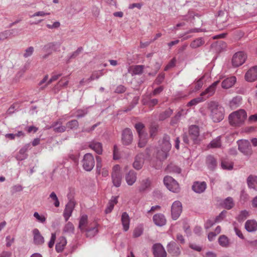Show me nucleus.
<instances>
[{
  "mask_svg": "<svg viewBox=\"0 0 257 257\" xmlns=\"http://www.w3.org/2000/svg\"><path fill=\"white\" fill-rule=\"evenodd\" d=\"M241 98L239 97H234L230 102V105L231 107H236L241 101Z\"/></svg>",
  "mask_w": 257,
  "mask_h": 257,
  "instance_id": "nucleus-52",
  "label": "nucleus"
},
{
  "mask_svg": "<svg viewBox=\"0 0 257 257\" xmlns=\"http://www.w3.org/2000/svg\"><path fill=\"white\" fill-rule=\"evenodd\" d=\"M165 78V74L164 73H161L158 75L157 77L156 78L155 80V83L159 85L161 84L164 80Z\"/></svg>",
  "mask_w": 257,
  "mask_h": 257,
  "instance_id": "nucleus-63",
  "label": "nucleus"
},
{
  "mask_svg": "<svg viewBox=\"0 0 257 257\" xmlns=\"http://www.w3.org/2000/svg\"><path fill=\"white\" fill-rule=\"evenodd\" d=\"M167 251L173 256H178L181 253L179 246L174 241L170 242L167 245Z\"/></svg>",
  "mask_w": 257,
  "mask_h": 257,
  "instance_id": "nucleus-13",
  "label": "nucleus"
},
{
  "mask_svg": "<svg viewBox=\"0 0 257 257\" xmlns=\"http://www.w3.org/2000/svg\"><path fill=\"white\" fill-rule=\"evenodd\" d=\"M63 232L69 235L74 234V226L72 223L68 222L64 227Z\"/></svg>",
  "mask_w": 257,
  "mask_h": 257,
  "instance_id": "nucleus-40",
  "label": "nucleus"
},
{
  "mask_svg": "<svg viewBox=\"0 0 257 257\" xmlns=\"http://www.w3.org/2000/svg\"><path fill=\"white\" fill-rule=\"evenodd\" d=\"M33 234L34 235V243L35 244L42 245L44 243V238L41 234L39 230L37 228L33 229Z\"/></svg>",
  "mask_w": 257,
  "mask_h": 257,
  "instance_id": "nucleus-21",
  "label": "nucleus"
},
{
  "mask_svg": "<svg viewBox=\"0 0 257 257\" xmlns=\"http://www.w3.org/2000/svg\"><path fill=\"white\" fill-rule=\"evenodd\" d=\"M126 88L122 85H119L116 88L115 92L117 93H122L125 91Z\"/></svg>",
  "mask_w": 257,
  "mask_h": 257,
  "instance_id": "nucleus-64",
  "label": "nucleus"
},
{
  "mask_svg": "<svg viewBox=\"0 0 257 257\" xmlns=\"http://www.w3.org/2000/svg\"><path fill=\"white\" fill-rule=\"evenodd\" d=\"M221 146V138L220 136L213 139L208 145L211 148H219Z\"/></svg>",
  "mask_w": 257,
  "mask_h": 257,
  "instance_id": "nucleus-39",
  "label": "nucleus"
},
{
  "mask_svg": "<svg viewBox=\"0 0 257 257\" xmlns=\"http://www.w3.org/2000/svg\"><path fill=\"white\" fill-rule=\"evenodd\" d=\"M154 257H167V252L160 243H156L152 246Z\"/></svg>",
  "mask_w": 257,
  "mask_h": 257,
  "instance_id": "nucleus-9",
  "label": "nucleus"
},
{
  "mask_svg": "<svg viewBox=\"0 0 257 257\" xmlns=\"http://www.w3.org/2000/svg\"><path fill=\"white\" fill-rule=\"evenodd\" d=\"M236 79L235 76H231L224 79L221 83L222 88L228 89L231 87L236 82Z\"/></svg>",
  "mask_w": 257,
  "mask_h": 257,
  "instance_id": "nucleus-28",
  "label": "nucleus"
},
{
  "mask_svg": "<svg viewBox=\"0 0 257 257\" xmlns=\"http://www.w3.org/2000/svg\"><path fill=\"white\" fill-rule=\"evenodd\" d=\"M153 220L154 223L158 226H163L166 223V219L164 214L157 213L153 216Z\"/></svg>",
  "mask_w": 257,
  "mask_h": 257,
  "instance_id": "nucleus-19",
  "label": "nucleus"
},
{
  "mask_svg": "<svg viewBox=\"0 0 257 257\" xmlns=\"http://www.w3.org/2000/svg\"><path fill=\"white\" fill-rule=\"evenodd\" d=\"M49 197L54 201V205L56 207H58L60 205V202L56 193L54 192H52L50 194Z\"/></svg>",
  "mask_w": 257,
  "mask_h": 257,
  "instance_id": "nucleus-50",
  "label": "nucleus"
},
{
  "mask_svg": "<svg viewBox=\"0 0 257 257\" xmlns=\"http://www.w3.org/2000/svg\"><path fill=\"white\" fill-rule=\"evenodd\" d=\"M244 227L249 232H255L257 230V222L254 219L247 220L245 223Z\"/></svg>",
  "mask_w": 257,
  "mask_h": 257,
  "instance_id": "nucleus-23",
  "label": "nucleus"
},
{
  "mask_svg": "<svg viewBox=\"0 0 257 257\" xmlns=\"http://www.w3.org/2000/svg\"><path fill=\"white\" fill-rule=\"evenodd\" d=\"M133 135L131 130L129 128H126L123 130L121 135V141L123 145L127 146L133 142Z\"/></svg>",
  "mask_w": 257,
  "mask_h": 257,
  "instance_id": "nucleus-10",
  "label": "nucleus"
},
{
  "mask_svg": "<svg viewBox=\"0 0 257 257\" xmlns=\"http://www.w3.org/2000/svg\"><path fill=\"white\" fill-rule=\"evenodd\" d=\"M223 206L224 208L229 210L233 207L234 203L232 197H228L224 201Z\"/></svg>",
  "mask_w": 257,
  "mask_h": 257,
  "instance_id": "nucleus-37",
  "label": "nucleus"
},
{
  "mask_svg": "<svg viewBox=\"0 0 257 257\" xmlns=\"http://www.w3.org/2000/svg\"><path fill=\"white\" fill-rule=\"evenodd\" d=\"M111 178L113 185L116 187H118L121 185V175L120 173H112Z\"/></svg>",
  "mask_w": 257,
  "mask_h": 257,
  "instance_id": "nucleus-34",
  "label": "nucleus"
},
{
  "mask_svg": "<svg viewBox=\"0 0 257 257\" xmlns=\"http://www.w3.org/2000/svg\"><path fill=\"white\" fill-rule=\"evenodd\" d=\"M89 147L93 150L97 154L100 155L102 153V144L95 141L90 143Z\"/></svg>",
  "mask_w": 257,
  "mask_h": 257,
  "instance_id": "nucleus-31",
  "label": "nucleus"
},
{
  "mask_svg": "<svg viewBox=\"0 0 257 257\" xmlns=\"http://www.w3.org/2000/svg\"><path fill=\"white\" fill-rule=\"evenodd\" d=\"M66 128L76 130L79 126V122L76 119H72L66 123Z\"/></svg>",
  "mask_w": 257,
  "mask_h": 257,
  "instance_id": "nucleus-44",
  "label": "nucleus"
},
{
  "mask_svg": "<svg viewBox=\"0 0 257 257\" xmlns=\"http://www.w3.org/2000/svg\"><path fill=\"white\" fill-rule=\"evenodd\" d=\"M204 43L205 42L202 38H198L193 41L191 43L190 46L193 49H196L202 46Z\"/></svg>",
  "mask_w": 257,
  "mask_h": 257,
  "instance_id": "nucleus-38",
  "label": "nucleus"
},
{
  "mask_svg": "<svg viewBox=\"0 0 257 257\" xmlns=\"http://www.w3.org/2000/svg\"><path fill=\"white\" fill-rule=\"evenodd\" d=\"M158 131V125L156 124H152L150 127V137L153 138L156 136Z\"/></svg>",
  "mask_w": 257,
  "mask_h": 257,
  "instance_id": "nucleus-49",
  "label": "nucleus"
},
{
  "mask_svg": "<svg viewBox=\"0 0 257 257\" xmlns=\"http://www.w3.org/2000/svg\"><path fill=\"white\" fill-rule=\"evenodd\" d=\"M167 169L170 173L180 174L181 172V169L180 168L172 164L168 165Z\"/></svg>",
  "mask_w": 257,
  "mask_h": 257,
  "instance_id": "nucleus-46",
  "label": "nucleus"
},
{
  "mask_svg": "<svg viewBox=\"0 0 257 257\" xmlns=\"http://www.w3.org/2000/svg\"><path fill=\"white\" fill-rule=\"evenodd\" d=\"M34 216L40 222L44 223L46 221V218L43 215H40L37 212L34 213Z\"/></svg>",
  "mask_w": 257,
  "mask_h": 257,
  "instance_id": "nucleus-57",
  "label": "nucleus"
},
{
  "mask_svg": "<svg viewBox=\"0 0 257 257\" xmlns=\"http://www.w3.org/2000/svg\"><path fill=\"white\" fill-rule=\"evenodd\" d=\"M93 76H94V78L95 79H99L101 76L103 75V70H97V71H94L92 72Z\"/></svg>",
  "mask_w": 257,
  "mask_h": 257,
  "instance_id": "nucleus-55",
  "label": "nucleus"
},
{
  "mask_svg": "<svg viewBox=\"0 0 257 257\" xmlns=\"http://www.w3.org/2000/svg\"><path fill=\"white\" fill-rule=\"evenodd\" d=\"M246 183L249 189L257 191V176L250 175L247 178Z\"/></svg>",
  "mask_w": 257,
  "mask_h": 257,
  "instance_id": "nucleus-24",
  "label": "nucleus"
},
{
  "mask_svg": "<svg viewBox=\"0 0 257 257\" xmlns=\"http://www.w3.org/2000/svg\"><path fill=\"white\" fill-rule=\"evenodd\" d=\"M206 98H205V96H201L200 97L192 99L189 102H188L187 106L188 107L192 106L197 105L198 103L203 101Z\"/></svg>",
  "mask_w": 257,
  "mask_h": 257,
  "instance_id": "nucleus-41",
  "label": "nucleus"
},
{
  "mask_svg": "<svg viewBox=\"0 0 257 257\" xmlns=\"http://www.w3.org/2000/svg\"><path fill=\"white\" fill-rule=\"evenodd\" d=\"M121 221L123 226V229L124 231L128 230L130 227V219L128 214L126 212H123L121 215Z\"/></svg>",
  "mask_w": 257,
  "mask_h": 257,
  "instance_id": "nucleus-27",
  "label": "nucleus"
},
{
  "mask_svg": "<svg viewBox=\"0 0 257 257\" xmlns=\"http://www.w3.org/2000/svg\"><path fill=\"white\" fill-rule=\"evenodd\" d=\"M247 56L246 54L242 51H239L235 53L232 58V65L235 67H237L242 65Z\"/></svg>",
  "mask_w": 257,
  "mask_h": 257,
  "instance_id": "nucleus-7",
  "label": "nucleus"
},
{
  "mask_svg": "<svg viewBox=\"0 0 257 257\" xmlns=\"http://www.w3.org/2000/svg\"><path fill=\"white\" fill-rule=\"evenodd\" d=\"M249 199L248 194L245 191L244 189H242L240 192V200L241 202L244 203L246 202Z\"/></svg>",
  "mask_w": 257,
  "mask_h": 257,
  "instance_id": "nucleus-51",
  "label": "nucleus"
},
{
  "mask_svg": "<svg viewBox=\"0 0 257 257\" xmlns=\"http://www.w3.org/2000/svg\"><path fill=\"white\" fill-rule=\"evenodd\" d=\"M144 66L143 65H136L133 70V73L135 75L142 74Z\"/></svg>",
  "mask_w": 257,
  "mask_h": 257,
  "instance_id": "nucleus-53",
  "label": "nucleus"
},
{
  "mask_svg": "<svg viewBox=\"0 0 257 257\" xmlns=\"http://www.w3.org/2000/svg\"><path fill=\"white\" fill-rule=\"evenodd\" d=\"M152 180L149 177L142 179L139 187L140 192H145L151 189Z\"/></svg>",
  "mask_w": 257,
  "mask_h": 257,
  "instance_id": "nucleus-14",
  "label": "nucleus"
},
{
  "mask_svg": "<svg viewBox=\"0 0 257 257\" xmlns=\"http://www.w3.org/2000/svg\"><path fill=\"white\" fill-rule=\"evenodd\" d=\"M221 167L224 170H231L233 169V164L231 162L222 161L221 163Z\"/></svg>",
  "mask_w": 257,
  "mask_h": 257,
  "instance_id": "nucleus-48",
  "label": "nucleus"
},
{
  "mask_svg": "<svg viewBox=\"0 0 257 257\" xmlns=\"http://www.w3.org/2000/svg\"><path fill=\"white\" fill-rule=\"evenodd\" d=\"M75 205V202L73 200H70L66 205L65 208L63 212V216L66 221H67L71 216Z\"/></svg>",
  "mask_w": 257,
  "mask_h": 257,
  "instance_id": "nucleus-15",
  "label": "nucleus"
},
{
  "mask_svg": "<svg viewBox=\"0 0 257 257\" xmlns=\"http://www.w3.org/2000/svg\"><path fill=\"white\" fill-rule=\"evenodd\" d=\"M143 232V229L141 227H138L134 230L133 236L134 237H138L142 234Z\"/></svg>",
  "mask_w": 257,
  "mask_h": 257,
  "instance_id": "nucleus-54",
  "label": "nucleus"
},
{
  "mask_svg": "<svg viewBox=\"0 0 257 257\" xmlns=\"http://www.w3.org/2000/svg\"><path fill=\"white\" fill-rule=\"evenodd\" d=\"M170 141V138L169 136L166 134L164 135L163 138L162 144L160 146L161 149L169 152L172 147Z\"/></svg>",
  "mask_w": 257,
  "mask_h": 257,
  "instance_id": "nucleus-25",
  "label": "nucleus"
},
{
  "mask_svg": "<svg viewBox=\"0 0 257 257\" xmlns=\"http://www.w3.org/2000/svg\"><path fill=\"white\" fill-rule=\"evenodd\" d=\"M61 44V43L59 42H49L44 46L42 50L44 52L52 54L53 51L60 50Z\"/></svg>",
  "mask_w": 257,
  "mask_h": 257,
  "instance_id": "nucleus-11",
  "label": "nucleus"
},
{
  "mask_svg": "<svg viewBox=\"0 0 257 257\" xmlns=\"http://www.w3.org/2000/svg\"><path fill=\"white\" fill-rule=\"evenodd\" d=\"M239 151L246 156H250L252 150L250 142L248 140H239L237 141Z\"/></svg>",
  "mask_w": 257,
  "mask_h": 257,
  "instance_id": "nucleus-5",
  "label": "nucleus"
},
{
  "mask_svg": "<svg viewBox=\"0 0 257 257\" xmlns=\"http://www.w3.org/2000/svg\"><path fill=\"white\" fill-rule=\"evenodd\" d=\"M59 242L57 243L55 246V249L57 252H62L65 246L67 243V241L64 237H61L59 239Z\"/></svg>",
  "mask_w": 257,
  "mask_h": 257,
  "instance_id": "nucleus-35",
  "label": "nucleus"
},
{
  "mask_svg": "<svg viewBox=\"0 0 257 257\" xmlns=\"http://www.w3.org/2000/svg\"><path fill=\"white\" fill-rule=\"evenodd\" d=\"M87 113L86 110L79 109L76 111V117L78 118L84 117Z\"/></svg>",
  "mask_w": 257,
  "mask_h": 257,
  "instance_id": "nucleus-59",
  "label": "nucleus"
},
{
  "mask_svg": "<svg viewBox=\"0 0 257 257\" xmlns=\"http://www.w3.org/2000/svg\"><path fill=\"white\" fill-rule=\"evenodd\" d=\"M86 232V235L87 237H92L94 236L98 232L97 226L96 223L92 226H89L84 231Z\"/></svg>",
  "mask_w": 257,
  "mask_h": 257,
  "instance_id": "nucleus-30",
  "label": "nucleus"
},
{
  "mask_svg": "<svg viewBox=\"0 0 257 257\" xmlns=\"http://www.w3.org/2000/svg\"><path fill=\"white\" fill-rule=\"evenodd\" d=\"M125 180L128 185H133L137 180V173L133 170L130 171L126 174Z\"/></svg>",
  "mask_w": 257,
  "mask_h": 257,
  "instance_id": "nucleus-26",
  "label": "nucleus"
},
{
  "mask_svg": "<svg viewBox=\"0 0 257 257\" xmlns=\"http://www.w3.org/2000/svg\"><path fill=\"white\" fill-rule=\"evenodd\" d=\"M4 35V38L6 39L14 37L18 34V30L16 29H13L11 30H7L2 32Z\"/></svg>",
  "mask_w": 257,
  "mask_h": 257,
  "instance_id": "nucleus-36",
  "label": "nucleus"
},
{
  "mask_svg": "<svg viewBox=\"0 0 257 257\" xmlns=\"http://www.w3.org/2000/svg\"><path fill=\"white\" fill-rule=\"evenodd\" d=\"M173 113L172 109L168 108L165 111L161 113L159 116V119L160 120H164L165 119L169 117Z\"/></svg>",
  "mask_w": 257,
  "mask_h": 257,
  "instance_id": "nucleus-45",
  "label": "nucleus"
},
{
  "mask_svg": "<svg viewBox=\"0 0 257 257\" xmlns=\"http://www.w3.org/2000/svg\"><path fill=\"white\" fill-rule=\"evenodd\" d=\"M208 108L211 111L210 116L215 122L221 121L224 118V108L218 102L211 101L208 104Z\"/></svg>",
  "mask_w": 257,
  "mask_h": 257,
  "instance_id": "nucleus-1",
  "label": "nucleus"
},
{
  "mask_svg": "<svg viewBox=\"0 0 257 257\" xmlns=\"http://www.w3.org/2000/svg\"><path fill=\"white\" fill-rule=\"evenodd\" d=\"M245 79L249 82H253L257 79V66L252 67L247 71Z\"/></svg>",
  "mask_w": 257,
  "mask_h": 257,
  "instance_id": "nucleus-17",
  "label": "nucleus"
},
{
  "mask_svg": "<svg viewBox=\"0 0 257 257\" xmlns=\"http://www.w3.org/2000/svg\"><path fill=\"white\" fill-rule=\"evenodd\" d=\"M192 190L197 193L203 192L206 188V183L205 182H196L192 186Z\"/></svg>",
  "mask_w": 257,
  "mask_h": 257,
  "instance_id": "nucleus-22",
  "label": "nucleus"
},
{
  "mask_svg": "<svg viewBox=\"0 0 257 257\" xmlns=\"http://www.w3.org/2000/svg\"><path fill=\"white\" fill-rule=\"evenodd\" d=\"M206 163L208 168L211 171L214 170L217 166V161L211 155H209L206 157Z\"/></svg>",
  "mask_w": 257,
  "mask_h": 257,
  "instance_id": "nucleus-29",
  "label": "nucleus"
},
{
  "mask_svg": "<svg viewBox=\"0 0 257 257\" xmlns=\"http://www.w3.org/2000/svg\"><path fill=\"white\" fill-rule=\"evenodd\" d=\"M182 211V203L179 201H175L171 207V215L173 220H177Z\"/></svg>",
  "mask_w": 257,
  "mask_h": 257,
  "instance_id": "nucleus-8",
  "label": "nucleus"
},
{
  "mask_svg": "<svg viewBox=\"0 0 257 257\" xmlns=\"http://www.w3.org/2000/svg\"><path fill=\"white\" fill-rule=\"evenodd\" d=\"M249 215V213L246 210L240 211L236 219L239 222H242L245 220Z\"/></svg>",
  "mask_w": 257,
  "mask_h": 257,
  "instance_id": "nucleus-47",
  "label": "nucleus"
},
{
  "mask_svg": "<svg viewBox=\"0 0 257 257\" xmlns=\"http://www.w3.org/2000/svg\"><path fill=\"white\" fill-rule=\"evenodd\" d=\"M88 226L87 216L86 215H83L81 217L79 220L78 228L81 231H84L86 229V228H87Z\"/></svg>",
  "mask_w": 257,
  "mask_h": 257,
  "instance_id": "nucleus-32",
  "label": "nucleus"
},
{
  "mask_svg": "<svg viewBox=\"0 0 257 257\" xmlns=\"http://www.w3.org/2000/svg\"><path fill=\"white\" fill-rule=\"evenodd\" d=\"M66 130V125H60L59 126L55 127L53 128V131L55 133H63Z\"/></svg>",
  "mask_w": 257,
  "mask_h": 257,
  "instance_id": "nucleus-61",
  "label": "nucleus"
},
{
  "mask_svg": "<svg viewBox=\"0 0 257 257\" xmlns=\"http://www.w3.org/2000/svg\"><path fill=\"white\" fill-rule=\"evenodd\" d=\"M30 147V144H27L20 150L16 156L17 160L23 161L27 158L28 155L27 152Z\"/></svg>",
  "mask_w": 257,
  "mask_h": 257,
  "instance_id": "nucleus-18",
  "label": "nucleus"
},
{
  "mask_svg": "<svg viewBox=\"0 0 257 257\" xmlns=\"http://www.w3.org/2000/svg\"><path fill=\"white\" fill-rule=\"evenodd\" d=\"M135 127L138 134L139 142L138 146L140 148L144 147L148 142V133L145 131V125L141 122H139L135 125Z\"/></svg>",
  "mask_w": 257,
  "mask_h": 257,
  "instance_id": "nucleus-3",
  "label": "nucleus"
},
{
  "mask_svg": "<svg viewBox=\"0 0 257 257\" xmlns=\"http://www.w3.org/2000/svg\"><path fill=\"white\" fill-rule=\"evenodd\" d=\"M189 135L194 144H198L199 140V128L196 125H191L189 127Z\"/></svg>",
  "mask_w": 257,
  "mask_h": 257,
  "instance_id": "nucleus-12",
  "label": "nucleus"
},
{
  "mask_svg": "<svg viewBox=\"0 0 257 257\" xmlns=\"http://www.w3.org/2000/svg\"><path fill=\"white\" fill-rule=\"evenodd\" d=\"M117 196H112L111 199L109 200L107 207L105 210V212L106 214L110 213L114 208V206L117 203Z\"/></svg>",
  "mask_w": 257,
  "mask_h": 257,
  "instance_id": "nucleus-33",
  "label": "nucleus"
},
{
  "mask_svg": "<svg viewBox=\"0 0 257 257\" xmlns=\"http://www.w3.org/2000/svg\"><path fill=\"white\" fill-rule=\"evenodd\" d=\"M247 117V113L244 109H239L229 114V122L233 126H240L243 124Z\"/></svg>",
  "mask_w": 257,
  "mask_h": 257,
  "instance_id": "nucleus-2",
  "label": "nucleus"
},
{
  "mask_svg": "<svg viewBox=\"0 0 257 257\" xmlns=\"http://www.w3.org/2000/svg\"><path fill=\"white\" fill-rule=\"evenodd\" d=\"M56 238V233H52L51 234V236L50 240L49 241V242L48 243V246H49V247L52 248L53 246V245H54V244L55 243V241Z\"/></svg>",
  "mask_w": 257,
  "mask_h": 257,
  "instance_id": "nucleus-62",
  "label": "nucleus"
},
{
  "mask_svg": "<svg viewBox=\"0 0 257 257\" xmlns=\"http://www.w3.org/2000/svg\"><path fill=\"white\" fill-rule=\"evenodd\" d=\"M144 163V155L143 154H139L135 157V161L133 163V166L135 169L139 170L143 167Z\"/></svg>",
  "mask_w": 257,
  "mask_h": 257,
  "instance_id": "nucleus-20",
  "label": "nucleus"
},
{
  "mask_svg": "<svg viewBox=\"0 0 257 257\" xmlns=\"http://www.w3.org/2000/svg\"><path fill=\"white\" fill-rule=\"evenodd\" d=\"M34 52V48L32 46L28 47L26 50L24 54V57L25 58H27L30 56H31Z\"/></svg>",
  "mask_w": 257,
  "mask_h": 257,
  "instance_id": "nucleus-56",
  "label": "nucleus"
},
{
  "mask_svg": "<svg viewBox=\"0 0 257 257\" xmlns=\"http://www.w3.org/2000/svg\"><path fill=\"white\" fill-rule=\"evenodd\" d=\"M83 169L87 171H90L93 168L95 165L94 159L90 153L84 155L82 160Z\"/></svg>",
  "mask_w": 257,
  "mask_h": 257,
  "instance_id": "nucleus-6",
  "label": "nucleus"
},
{
  "mask_svg": "<svg viewBox=\"0 0 257 257\" xmlns=\"http://www.w3.org/2000/svg\"><path fill=\"white\" fill-rule=\"evenodd\" d=\"M83 48L82 47H80L78 48V49L73 52V53L70 56L69 59H73L76 57L77 56L79 55V54L82 51Z\"/></svg>",
  "mask_w": 257,
  "mask_h": 257,
  "instance_id": "nucleus-60",
  "label": "nucleus"
},
{
  "mask_svg": "<svg viewBox=\"0 0 257 257\" xmlns=\"http://www.w3.org/2000/svg\"><path fill=\"white\" fill-rule=\"evenodd\" d=\"M168 152L169 151L162 149L159 150L157 154V158L160 161L165 160L168 156Z\"/></svg>",
  "mask_w": 257,
  "mask_h": 257,
  "instance_id": "nucleus-43",
  "label": "nucleus"
},
{
  "mask_svg": "<svg viewBox=\"0 0 257 257\" xmlns=\"http://www.w3.org/2000/svg\"><path fill=\"white\" fill-rule=\"evenodd\" d=\"M218 243L222 247H226L229 245V239L225 235H221L218 238Z\"/></svg>",
  "mask_w": 257,
  "mask_h": 257,
  "instance_id": "nucleus-42",
  "label": "nucleus"
},
{
  "mask_svg": "<svg viewBox=\"0 0 257 257\" xmlns=\"http://www.w3.org/2000/svg\"><path fill=\"white\" fill-rule=\"evenodd\" d=\"M227 211L225 210H223L221 212V213L216 217L215 221L218 222L222 220H223L226 216V214Z\"/></svg>",
  "mask_w": 257,
  "mask_h": 257,
  "instance_id": "nucleus-58",
  "label": "nucleus"
},
{
  "mask_svg": "<svg viewBox=\"0 0 257 257\" xmlns=\"http://www.w3.org/2000/svg\"><path fill=\"white\" fill-rule=\"evenodd\" d=\"M219 82V80L214 82L210 86L201 93V95L203 96H204L205 98H208L209 97L213 95L215 92L216 87Z\"/></svg>",
  "mask_w": 257,
  "mask_h": 257,
  "instance_id": "nucleus-16",
  "label": "nucleus"
},
{
  "mask_svg": "<svg viewBox=\"0 0 257 257\" xmlns=\"http://www.w3.org/2000/svg\"><path fill=\"white\" fill-rule=\"evenodd\" d=\"M164 183L170 191L174 193L180 192V188L178 183L172 177L166 176L164 178Z\"/></svg>",
  "mask_w": 257,
  "mask_h": 257,
  "instance_id": "nucleus-4",
  "label": "nucleus"
}]
</instances>
